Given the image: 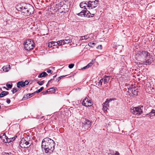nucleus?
<instances>
[{
	"label": "nucleus",
	"mask_w": 155,
	"mask_h": 155,
	"mask_svg": "<svg viewBox=\"0 0 155 155\" xmlns=\"http://www.w3.org/2000/svg\"><path fill=\"white\" fill-rule=\"evenodd\" d=\"M57 6H58V5L56 4L55 6V7H56V8H57Z\"/></svg>",
	"instance_id": "e2e57ef3"
},
{
	"label": "nucleus",
	"mask_w": 155,
	"mask_h": 155,
	"mask_svg": "<svg viewBox=\"0 0 155 155\" xmlns=\"http://www.w3.org/2000/svg\"><path fill=\"white\" fill-rule=\"evenodd\" d=\"M74 64H70L68 65V67L70 69L74 67Z\"/></svg>",
	"instance_id": "4c0bfd02"
},
{
	"label": "nucleus",
	"mask_w": 155,
	"mask_h": 155,
	"mask_svg": "<svg viewBox=\"0 0 155 155\" xmlns=\"http://www.w3.org/2000/svg\"><path fill=\"white\" fill-rule=\"evenodd\" d=\"M118 46H120V47L121 48H122L123 46H122V45H118Z\"/></svg>",
	"instance_id": "13d9d810"
},
{
	"label": "nucleus",
	"mask_w": 155,
	"mask_h": 155,
	"mask_svg": "<svg viewBox=\"0 0 155 155\" xmlns=\"http://www.w3.org/2000/svg\"><path fill=\"white\" fill-rule=\"evenodd\" d=\"M17 87L19 88L21 87H25V84L24 83L23 81L18 82L17 84Z\"/></svg>",
	"instance_id": "f8f14e48"
},
{
	"label": "nucleus",
	"mask_w": 155,
	"mask_h": 155,
	"mask_svg": "<svg viewBox=\"0 0 155 155\" xmlns=\"http://www.w3.org/2000/svg\"><path fill=\"white\" fill-rule=\"evenodd\" d=\"M102 46L101 45H99L97 47V49H102Z\"/></svg>",
	"instance_id": "a18cd8bd"
},
{
	"label": "nucleus",
	"mask_w": 155,
	"mask_h": 155,
	"mask_svg": "<svg viewBox=\"0 0 155 155\" xmlns=\"http://www.w3.org/2000/svg\"><path fill=\"white\" fill-rule=\"evenodd\" d=\"M62 8H60L59 9H58L57 10L58 11V14H59H59L60 15V13H62L63 12H63V11L62 10Z\"/></svg>",
	"instance_id": "cd10ccee"
},
{
	"label": "nucleus",
	"mask_w": 155,
	"mask_h": 155,
	"mask_svg": "<svg viewBox=\"0 0 155 155\" xmlns=\"http://www.w3.org/2000/svg\"><path fill=\"white\" fill-rule=\"evenodd\" d=\"M129 91H130L133 95L135 96H137L138 95V91L137 90L134 89L129 88H128Z\"/></svg>",
	"instance_id": "9b49d317"
},
{
	"label": "nucleus",
	"mask_w": 155,
	"mask_h": 155,
	"mask_svg": "<svg viewBox=\"0 0 155 155\" xmlns=\"http://www.w3.org/2000/svg\"><path fill=\"white\" fill-rule=\"evenodd\" d=\"M48 84H47L46 85V86H47V87H48Z\"/></svg>",
	"instance_id": "69168bd1"
},
{
	"label": "nucleus",
	"mask_w": 155,
	"mask_h": 155,
	"mask_svg": "<svg viewBox=\"0 0 155 155\" xmlns=\"http://www.w3.org/2000/svg\"><path fill=\"white\" fill-rule=\"evenodd\" d=\"M92 14H91L90 12V14H89V15H91Z\"/></svg>",
	"instance_id": "680f3d73"
},
{
	"label": "nucleus",
	"mask_w": 155,
	"mask_h": 155,
	"mask_svg": "<svg viewBox=\"0 0 155 155\" xmlns=\"http://www.w3.org/2000/svg\"><path fill=\"white\" fill-rule=\"evenodd\" d=\"M18 11L24 13L26 16H30L34 12V8L33 6L29 4L21 3L18 4L16 6Z\"/></svg>",
	"instance_id": "f03ea898"
},
{
	"label": "nucleus",
	"mask_w": 155,
	"mask_h": 155,
	"mask_svg": "<svg viewBox=\"0 0 155 155\" xmlns=\"http://www.w3.org/2000/svg\"><path fill=\"white\" fill-rule=\"evenodd\" d=\"M2 155H13V154L11 153H6L3 152L2 153Z\"/></svg>",
	"instance_id": "bb28decb"
},
{
	"label": "nucleus",
	"mask_w": 155,
	"mask_h": 155,
	"mask_svg": "<svg viewBox=\"0 0 155 155\" xmlns=\"http://www.w3.org/2000/svg\"><path fill=\"white\" fill-rule=\"evenodd\" d=\"M47 72L48 73H51V74H52V71L51 70H50L49 69H47Z\"/></svg>",
	"instance_id": "de8ad7c7"
},
{
	"label": "nucleus",
	"mask_w": 155,
	"mask_h": 155,
	"mask_svg": "<svg viewBox=\"0 0 155 155\" xmlns=\"http://www.w3.org/2000/svg\"><path fill=\"white\" fill-rule=\"evenodd\" d=\"M37 83L40 85H42L44 83V81H38L37 82Z\"/></svg>",
	"instance_id": "473e14b6"
},
{
	"label": "nucleus",
	"mask_w": 155,
	"mask_h": 155,
	"mask_svg": "<svg viewBox=\"0 0 155 155\" xmlns=\"http://www.w3.org/2000/svg\"><path fill=\"white\" fill-rule=\"evenodd\" d=\"M31 140V137L29 136L22 138L19 144L20 146L24 148L29 147L32 143V141Z\"/></svg>",
	"instance_id": "20e7f679"
},
{
	"label": "nucleus",
	"mask_w": 155,
	"mask_h": 155,
	"mask_svg": "<svg viewBox=\"0 0 155 155\" xmlns=\"http://www.w3.org/2000/svg\"><path fill=\"white\" fill-rule=\"evenodd\" d=\"M3 69L4 71L7 72L9 71V68L5 66H4L3 67Z\"/></svg>",
	"instance_id": "f704fd0d"
},
{
	"label": "nucleus",
	"mask_w": 155,
	"mask_h": 155,
	"mask_svg": "<svg viewBox=\"0 0 155 155\" xmlns=\"http://www.w3.org/2000/svg\"><path fill=\"white\" fill-rule=\"evenodd\" d=\"M67 76V75H63V76H60V77H59L58 78H56V81H57L58 82L61 78L64 77L65 76Z\"/></svg>",
	"instance_id": "c85d7f7f"
},
{
	"label": "nucleus",
	"mask_w": 155,
	"mask_h": 155,
	"mask_svg": "<svg viewBox=\"0 0 155 155\" xmlns=\"http://www.w3.org/2000/svg\"><path fill=\"white\" fill-rule=\"evenodd\" d=\"M104 110H105V109H106V108L107 109V108H106V107H105V108H104Z\"/></svg>",
	"instance_id": "bf43d9fd"
},
{
	"label": "nucleus",
	"mask_w": 155,
	"mask_h": 155,
	"mask_svg": "<svg viewBox=\"0 0 155 155\" xmlns=\"http://www.w3.org/2000/svg\"><path fill=\"white\" fill-rule=\"evenodd\" d=\"M18 91V89L15 88H14L12 90L13 94H14Z\"/></svg>",
	"instance_id": "7c9ffc66"
},
{
	"label": "nucleus",
	"mask_w": 155,
	"mask_h": 155,
	"mask_svg": "<svg viewBox=\"0 0 155 155\" xmlns=\"http://www.w3.org/2000/svg\"><path fill=\"white\" fill-rule=\"evenodd\" d=\"M119 153L118 152L115 151V152H114L112 150H110V153H108V155H119Z\"/></svg>",
	"instance_id": "a211bd4d"
},
{
	"label": "nucleus",
	"mask_w": 155,
	"mask_h": 155,
	"mask_svg": "<svg viewBox=\"0 0 155 155\" xmlns=\"http://www.w3.org/2000/svg\"><path fill=\"white\" fill-rule=\"evenodd\" d=\"M48 46L49 48H51L52 46V41L49 42L48 43Z\"/></svg>",
	"instance_id": "ea45409f"
},
{
	"label": "nucleus",
	"mask_w": 155,
	"mask_h": 155,
	"mask_svg": "<svg viewBox=\"0 0 155 155\" xmlns=\"http://www.w3.org/2000/svg\"><path fill=\"white\" fill-rule=\"evenodd\" d=\"M0 90H1V91L2 90V89L1 88H0Z\"/></svg>",
	"instance_id": "774afa93"
},
{
	"label": "nucleus",
	"mask_w": 155,
	"mask_h": 155,
	"mask_svg": "<svg viewBox=\"0 0 155 155\" xmlns=\"http://www.w3.org/2000/svg\"><path fill=\"white\" fill-rule=\"evenodd\" d=\"M52 46H57L58 45V44L57 41H52Z\"/></svg>",
	"instance_id": "c9c22d12"
},
{
	"label": "nucleus",
	"mask_w": 155,
	"mask_h": 155,
	"mask_svg": "<svg viewBox=\"0 0 155 155\" xmlns=\"http://www.w3.org/2000/svg\"><path fill=\"white\" fill-rule=\"evenodd\" d=\"M6 86L8 87V88H11L12 87V84H6Z\"/></svg>",
	"instance_id": "58836bf2"
},
{
	"label": "nucleus",
	"mask_w": 155,
	"mask_h": 155,
	"mask_svg": "<svg viewBox=\"0 0 155 155\" xmlns=\"http://www.w3.org/2000/svg\"><path fill=\"white\" fill-rule=\"evenodd\" d=\"M35 47V43L30 39L27 40L24 43V47L25 49L30 51L33 49Z\"/></svg>",
	"instance_id": "39448f33"
},
{
	"label": "nucleus",
	"mask_w": 155,
	"mask_h": 155,
	"mask_svg": "<svg viewBox=\"0 0 155 155\" xmlns=\"http://www.w3.org/2000/svg\"><path fill=\"white\" fill-rule=\"evenodd\" d=\"M63 6L64 7L65 6L64 5ZM63 9V12H64V13H65L66 12H68V11L69 10V9L68 8H66V9H65L64 8H62Z\"/></svg>",
	"instance_id": "e433bc0d"
},
{
	"label": "nucleus",
	"mask_w": 155,
	"mask_h": 155,
	"mask_svg": "<svg viewBox=\"0 0 155 155\" xmlns=\"http://www.w3.org/2000/svg\"><path fill=\"white\" fill-rule=\"evenodd\" d=\"M98 0H95L94 1H88V8H91V9H93L96 8L98 4Z\"/></svg>",
	"instance_id": "423d86ee"
},
{
	"label": "nucleus",
	"mask_w": 155,
	"mask_h": 155,
	"mask_svg": "<svg viewBox=\"0 0 155 155\" xmlns=\"http://www.w3.org/2000/svg\"><path fill=\"white\" fill-rule=\"evenodd\" d=\"M44 87H41L40 88V89H39L36 91L35 92V93H39L41 91L44 89Z\"/></svg>",
	"instance_id": "2f4dec72"
},
{
	"label": "nucleus",
	"mask_w": 155,
	"mask_h": 155,
	"mask_svg": "<svg viewBox=\"0 0 155 155\" xmlns=\"http://www.w3.org/2000/svg\"><path fill=\"white\" fill-rule=\"evenodd\" d=\"M92 64L93 63H90L87 65V66H88V67L89 68V67L91 66Z\"/></svg>",
	"instance_id": "09e8293b"
},
{
	"label": "nucleus",
	"mask_w": 155,
	"mask_h": 155,
	"mask_svg": "<svg viewBox=\"0 0 155 155\" xmlns=\"http://www.w3.org/2000/svg\"><path fill=\"white\" fill-rule=\"evenodd\" d=\"M55 143L54 141L48 137L44 138L41 143V147L44 149L46 153H51L54 150Z\"/></svg>",
	"instance_id": "f257e3e1"
},
{
	"label": "nucleus",
	"mask_w": 155,
	"mask_h": 155,
	"mask_svg": "<svg viewBox=\"0 0 155 155\" xmlns=\"http://www.w3.org/2000/svg\"><path fill=\"white\" fill-rule=\"evenodd\" d=\"M87 1H84L81 2L80 4V6L81 8H84L87 10L86 7H88V3Z\"/></svg>",
	"instance_id": "9d476101"
},
{
	"label": "nucleus",
	"mask_w": 155,
	"mask_h": 155,
	"mask_svg": "<svg viewBox=\"0 0 155 155\" xmlns=\"http://www.w3.org/2000/svg\"><path fill=\"white\" fill-rule=\"evenodd\" d=\"M84 13L85 14V16L87 17H89L90 15H89L90 14V12L86 9L85 10Z\"/></svg>",
	"instance_id": "412c9836"
},
{
	"label": "nucleus",
	"mask_w": 155,
	"mask_h": 155,
	"mask_svg": "<svg viewBox=\"0 0 155 155\" xmlns=\"http://www.w3.org/2000/svg\"><path fill=\"white\" fill-rule=\"evenodd\" d=\"M93 104L90 100H88V97H86L85 99H84L82 101V104L86 107H90Z\"/></svg>",
	"instance_id": "6e6552de"
},
{
	"label": "nucleus",
	"mask_w": 155,
	"mask_h": 155,
	"mask_svg": "<svg viewBox=\"0 0 155 155\" xmlns=\"http://www.w3.org/2000/svg\"><path fill=\"white\" fill-rule=\"evenodd\" d=\"M3 135L2 136H1L0 137V138L2 139V140H4V139L5 138V137H6V135L5 133H3L2 134Z\"/></svg>",
	"instance_id": "72a5a7b5"
},
{
	"label": "nucleus",
	"mask_w": 155,
	"mask_h": 155,
	"mask_svg": "<svg viewBox=\"0 0 155 155\" xmlns=\"http://www.w3.org/2000/svg\"><path fill=\"white\" fill-rule=\"evenodd\" d=\"M147 115L150 117L155 116V110L153 109H152L151 112L149 114H147Z\"/></svg>",
	"instance_id": "2eb2a0df"
},
{
	"label": "nucleus",
	"mask_w": 155,
	"mask_h": 155,
	"mask_svg": "<svg viewBox=\"0 0 155 155\" xmlns=\"http://www.w3.org/2000/svg\"><path fill=\"white\" fill-rule=\"evenodd\" d=\"M25 98V97H23V100Z\"/></svg>",
	"instance_id": "338daca9"
},
{
	"label": "nucleus",
	"mask_w": 155,
	"mask_h": 155,
	"mask_svg": "<svg viewBox=\"0 0 155 155\" xmlns=\"http://www.w3.org/2000/svg\"><path fill=\"white\" fill-rule=\"evenodd\" d=\"M9 94L8 91H3L0 94V97H2Z\"/></svg>",
	"instance_id": "dca6fc26"
},
{
	"label": "nucleus",
	"mask_w": 155,
	"mask_h": 155,
	"mask_svg": "<svg viewBox=\"0 0 155 155\" xmlns=\"http://www.w3.org/2000/svg\"><path fill=\"white\" fill-rule=\"evenodd\" d=\"M24 84H25V86L26 85H28V84H29V82L28 81L26 80L25 82H24Z\"/></svg>",
	"instance_id": "79ce46f5"
},
{
	"label": "nucleus",
	"mask_w": 155,
	"mask_h": 155,
	"mask_svg": "<svg viewBox=\"0 0 155 155\" xmlns=\"http://www.w3.org/2000/svg\"><path fill=\"white\" fill-rule=\"evenodd\" d=\"M6 102L8 104H9L11 102V101L9 99L7 98L6 100Z\"/></svg>",
	"instance_id": "49530a36"
},
{
	"label": "nucleus",
	"mask_w": 155,
	"mask_h": 155,
	"mask_svg": "<svg viewBox=\"0 0 155 155\" xmlns=\"http://www.w3.org/2000/svg\"><path fill=\"white\" fill-rule=\"evenodd\" d=\"M3 88H5V89H6V90H8V88H7L6 87H3Z\"/></svg>",
	"instance_id": "6e6d98bb"
},
{
	"label": "nucleus",
	"mask_w": 155,
	"mask_h": 155,
	"mask_svg": "<svg viewBox=\"0 0 155 155\" xmlns=\"http://www.w3.org/2000/svg\"><path fill=\"white\" fill-rule=\"evenodd\" d=\"M138 107H140V108H141L142 110L143 111V106L142 105H140Z\"/></svg>",
	"instance_id": "3c124183"
},
{
	"label": "nucleus",
	"mask_w": 155,
	"mask_h": 155,
	"mask_svg": "<svg viewBox=\"0 0 155 155\" xmlns=\"http://www.w3.org/2000/svg\"><path fill=\"white\" fill-rule=\"evenodd\" d=\"M103 82V79H101L98 82L99 84H100V85L101 86L102 85V83Z\"/></svg>",
	"instance_id": "a19ab883"
},
{
	"label": "nucleus",
	"mask_w": 155,
	"mask_h": 155,
	"mask_svg": "<svg viewBox=\"0 0 155 155\" xmlns=\"http://www.w3.org/2000/svg\"><path fill=\"white\" fill-rule=\"evenodd\" d=\"M17 137V136H15L14 137L10 138H9L8 139H7L8 140H4L3 142L6 143H10L12 141L14 140L15 138Z\"/></svg>",
	"instance_id": "ddd939ff"
},
{
	"label": "nucleus",
	"mask_w": 155,
	"mask_h": 155,
	"mask_svg": "<svg viewBox=\"0 0 155 155\" xmlns=\"http://www.w3.org/2000/svg\"><path fill=\"white\" fill-rule=\"evenodd\" d=\"M95 45V44L94 42H89L88 43V45L91 47H93Z\"/></svg>",
	"instance_id": "393cba45"
},
{
	"label": "nucleus",
	"mask_w": 155,
	"mask_h": 155,
	"mask_svg": "<svg viewBox=\"0 0 155 155\" xmlns=\"http://www.w3.org/2000/svg\"><path fill=\"white\" fill-rule=\"evenodd\" d=\"M112 99H110L109 100H108V99H107L106 101L104 103V104L105 105H109V101H111Z\"/></svg>",
	"instance_id": "b1692460"
},
{
	"label": "nucleus",
	"mask_w": 155,
	"mask_h": 155,
	"mask_svg": "<svg viewBox=\"0 0 155 155\" xmlns=\"http://www.w3.org/2000/svg\"><path fill=\"white\" fill-rule=\"evenodd\" d=\"M35 94V92H34L31 94H27L26 96L27 98H29L31 97H32L33 95Z\"/></svg>",
	"instance_id": "4be33fe9"
},
{
	"label": "nucleus",
	"mask_w": 155,
	"mask_h": 155,
	"mask_svg": "<svg viewBox=\"0 0 155 155\" xmlns=\"http://www.w3.org/2000/svg\"><path fill=\"white\" fill-rule=\"evenodd\" d=\"M48 92H50V91H49V90H48V89L46 91H43L42 93H43V94H45L46 93H47Z\"/></svg>",
	"instance_id": "c03bdc74"
},
{
	"label": "nucleus",
	"mask_w": 155,
	"mask_h": 155,
	"mask_svg": "<svg viewBox=\"0 0 155 155\" xmlns=\"http://www.w3.org/2000/svg\"><path fill=\"white\" fill-rule=\"evenodd\" d=\"M94 14H92L91 15H90L89 17H94Z\"/></svg>",
	"instance_id": "603ef678"
},
{
	"label": "nucleus",
	"mask_w": 155,
	"mask_h": 155,
	"mask_svg": "<svg viewBox=\"0 0 155 155\" xmlns=\"http://www.w3.org/2000/svg\"><path fill=\"white\" fill-rule=\"evenodd\" d=\"M82 124L83 126L87 127V129H88L91 127V122L89 120L85 119Z\"/></svg>",
	"instance_id": "1a4fd4ad"
},
{
	"label": "nucleus",
	"mask_w": 155,
	"mask_h": 155,
	"mask_svg": "<svg viewBox=\"0 0 155 155\" xmlns=\"http://www.w3.org/2000/svg\"><path fill=\"white\" fill-rule=\"evenodd\" d=\"M63 44L64 45L65 44L70 43L71 42V40L70 39H64L63 40Z\"/></svg>",
	"instance_id": "aec40b11"
},
{
	"label": "nucleus",
	"mask_w": 155,
	"mask_h": 155,
	"mask_svg": "<svg viewBox=\"0 0 155 155\" xmlns=\"http://www.w3.org/2000/svg\"><path fill=\"white\" fill-rule=\"evenodd\" d=\"M57 88L56 87H52L49 89H48V90L50 91V92L52 91H55L56 90H57Z\"/></svg>",
	"instance_id": "a878e982"
},
{
	"label": "nucleus",
	"mask_w": 155,
	"mask_h": 155,
	"mask_svg": "<svg viewBox=\"0 0 155 155\" xmlns=\"http://www.w3.org/2000/svg\"><path fill=\"white\" fill-rule=\"evenodd\" d=\"M77 15H78L80 16H81V14L80 12L78 13L77 14Z\"/></svg>",
	"instance_id": "864d4df0"
},
{
	"label": "nucleus",
	"mask_w": 155,
	"mask_h": 155,
	"mask_svg": "<svg viewBox=\"0 0 155 155\" xmlns=\"http://www.w3.org/2000/svg\"><path fill=\"white\" fill-rule=\"evenodd\" d=\"M140 59H144V60L141 61V64H143L149 65L153 61V56L150 54L146 51H138L137 54Z\"/></svg>",
	"instance_id": "7ed1b4c3"
},
{
	"label": "nucleus",
	"mask_w": 155,
	"mask_h": 155,
	"mask_svg": "<svg viewBox=\"0 0 155 155\" xmlns=\"http://www.w3.org/2000/svg\"><path fill=\"white\" fill-rule=\"evenodd\" d=\"M5 140H8L7 139H9V138H8V137L6 136V137H5Z\"/></svg>",
	"instance_id": "5fc2aeb1"
},
{
	"label": "nucleus",
	"mask_w": 155,
	"mask_h": 155,
	"mask_svg": "<svg viewBox=\"0 0 155 155\" xmlns=\"http://www.w3.org/2000/svg\"><path fill=\"white\" fill-rule=\"evenodd\" d=\"M48 74L45 72H43L40 73L38 76V78H41L45 77Z\"/></svg>",
	"instance_id": "f3484780"
},
{
	"label": "nucleus",
	"mask_w": 155,
	"mask_h": 155,
	"mask_svg": "<svg viewBox=\"0 0 155 155\" xmlns=\"http://www.w3.org/2000/svg\"><path fill=\"white\" fill-rule=\"evenodd\" d=\"M102 79H103V81L104 84H107L109 82V81L110 79L109 77L107 76L103 78Z\"/></svg>",
	"instance_id": "4468645a"
},
{
	"label": "nucleus",
	"mask_w": 155,
	"mask_h": 155,
	"mask_svg": "<svg viewBox=\"0 0 155 155\" xmlns=\"http://www.w3.org/2000/svg\"><path fill=\"white\" fill-rule=\"evenodd\" d=\"M51 9H52V10H54V9H53V8H51Z\"/></svg>",
	"instance_id": "0e129e2a"
},
{
	"label": "nucleus",
	"mask_w": 155,
	"mask_h": 155,
	"mask_svg": "<svg viewBox=\"0 0 155 155\" xmlns=\"http://www.w3.org/2000/svg\"><path fill=\"white\" fill-rule=\"evenodd\" d=\"M130 112L138 116L143 113L142 110L140 107H134L133 109H131Z\"/></svg>",
	"instance_id": "0eeeda50"
},
{
	"label": "nucleus",
	"mask_w": 155,
	"mask_h": 155,
	"mask_svg": "<svg viewBox=\"0 0 155 155\" xmlns=\"http://www.w3.org/2000/svg\"><path fill=\"white\" fill-rule=\"evenodd\" d=\"M81 38L79 40H82L84 39L87 40L88 38H89V36L87 35H84V36H81L80 37Z\"/></svg>",
	"instance_id": "6ab92c4d"
},
{
	"label": "nucleus",
	"mask_w": 155,
	"mask_h": 155,
	"mask_svg": "<svg viewBox=\"0 0 155 155\" xmlns=\"http://www.w3.org/2000/svg\"><path fill=\"white\" fill-rule=\"evenodd\" d=\"M57 75H54V76H53V78H55L56 76H57Z\"/></svg>",
	"instance_id": "4d7b16f0"
},
{
	"label": "nucleus",
	"mask_w": 155,
	"mask_h": 155,
	"mask_svg": "<svg viewBox=\"0 0 155 155\" xmlns=\"http://www.w3.org/2000/svg\"><path fill=\"white\" fill-rule=\"evenodd\" d=\"M89 68L88 67V66H87H87H86L85 67H84L83 68H82V69H85L86 68Z\"/></svg>",
	"instance_id": "8fccbe9b"
},
{
	"label": "nucleus",
	"mask_w": 155,
	"mask_h": 155,
	"mask_svg": "<svg viewBox=\"0 0 155 155\" xmlns=\"http://www.w3.org/2000/svg\"><path fill=\"white\" fill-rule=\"evenodd\" d=\"M85 9L82 10L81 12H80L81 15V17H83V16H85V14L84 13Z\"/></svg>",
	"instance_id": "c756f323"
},
{
	"label": "nucleus",
	"mask_w": 155,
	"mask_h": 155,
	"mask_svg": "<svg viewBox=\"0 0 155 155\" xmlns=\"http://www.w3.org/2000/svg\"><path fill=\"white\" fill-rule=\"evenodd\" d=\"M58 44V45L60 46L61 45H64V44H63V40H61L60 41H57Z\"/></svg>",
	"instance_id": "5701e85b"
},
{
	"label": "nucleus",
	"mask_w": 155,
	"mask_h": 155,
	"mask_svg": "<svg viewBox=\"0 0 155 155\" xmlns=\"http://www.w3.org/2000/svg\"><path fill=\"white\" fill-rule=\"evenodd\" d=\"M54 78H52L50 80H49L48 82V84H49V83H52L53 80H54Z\"/></svg>",
	"instance_id": "37998d69"
},
{
	"label": "nucleus",
	"mask_w": 155,
	"mask_h": 155,
	"mask_svg": "<svg viewBox=\"0 0 155 155\" xmlns=\"http://www.w3.org/2000/svg\"><path fill=\"white\" fill-rule=\"evenodd\" d=\"M104 110H105V109H106V108L107 109V108H106V107H105V108H104Z\"/></svg>",
	"instance_id": "052dcab7"
}]
</instances>
